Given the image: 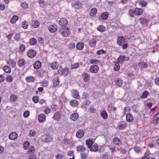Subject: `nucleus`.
<instances>
[{
  "label": "nucleus",
  "instance_id": "obj_36",
  "mask_svg": "<svg viewBox=\"0 0 159 159\" xmlns=\"http://www.w3.org/2000/svg\"><path fill=\"white\" fill-rule=\"evenodd\" d=\"M125 56H120L118 58L117 62L120 63H122L125 60Z\"/></svg>",
  "mask_w": 159,
  "mask_h": 159
},
{
  "label": "nucleus",
  "instance_id": "obj_23",
  "mask_svg": "<svg viewBox=\"0 0 159 159\" xmlns=\"http://www.w3.org/2000/svg\"><path fill=\"white\" fill-rule=\"evenodd\" d=\"M7 64L10 65L11 67H13L16 65V62L12 59H9L7 61Z\"/></svg>",
  "mask_w": 159,
  "mask_h": 159
},
{
  "label": "nucleus",
  "instance_id": "obj_54",
  "mask_svg": "<svg viewBox=\"0 0 159 159\" xmlns=\"http://www.w3.org/2000/svg\"><path fill=\"white\" fill-rule=\"evenodd\" d=\"M13 78L11 76V75H8V76L6 79V80L8 82H12L13 81Z\"/></svg>",
  "mask_w": 159,
  "mask_h": 159
},
{
  "label": "nucleus",
  "instance_id": "obj_4",
  "mask_svg": "<svg viewBox=\"0 0 159 159\" xmlns=\"http://www.w3.org/2000/svg\"><path fill=\"white\" fill-rule=\"evenodd\" d=\"M98 67L96 65L91 66L89 68L90 72L93 73H96L98 71Z\"/></svg>",
  "mask_w": 159,
  "mask_h": 159
},
{
  "label": "nucleus",
  "instance_id": "obj_25",
  "mask_svg": "<svg viewBox=\"0 0 159 159\" xmlns=\"http://www.w3.org/2000/svg\"><path fill=\"white\" fill-rule=\"evenodd\" d=\"M143 12V10L140 8H137L134 11V14L136 15H140L142 14Z\"/></svg>",
  "mask_w": 159,
  "mask_h": 159
},
{
  "label": "nucleus",
  "instance_id": "obj_39",
  "mask_svg": "<svg viewBox=\"0 0 159 159\" xmlns=\"http://www.w3.org/2000/svg\"><path fill=\"white\" fill-rule=\"evenodd\" d=\"M89 63L90 64H98L100 63V62L97 59H92L89 61Z\"/></svg>",
  "mask_w": 159,
  "mask_h": 159
},
{
  "label": "nucleus",
  "instance_id": "obj_58",
  "mask_svg": "<svg viewBox=\"0 0 159 159\" xmlns=\"http://www.w3.org/2000/svg\"><path fill=\"white\" fill-rule=\"evenodd\" d=\"M30 115V112L28 111H25L23 113V116L25 118H27Z\"/></svg>",
  "mask_w": 159,
  "mask_h": 159
},
{
  "label": "nucleus",
  "instance_id": "obj_34",
  "mask_svg": "<svg viewBox=\"0 0 159 159\" xmlns=\"http://www.w3.org/2000/svg\"><path fill=\"white\" fill-rule=\"evenodd\" d=\"M89 148H90V151L93 152H96L98 150V147L97 146L94 145L92 146Z\"/></svg>",
  "mask_w": 159,
  "mask_h": 159
},
{
  "label": "nucleus",
  "instance_id": "obj_16",
  "mask_svg": "<svg viewBox=\"0 0 159 159\" xmlns=\"http://www.w3.org/2000/svg\"><path fill=\"white\" fill-rule=\"evenodd\" d=\"M96 39L95 38H93L89 40V45L92 47H94L96 45Z\"/></svg>",
  "mask_w": 159,
  "mask_h": 159
},
{
  "label": "nucleus",
  "instance_id": "obj_37",
  "mask_svg": "<svg viewBox=\"0 0 159 159\" xmlns=\"http://www.w3.org/2000/svg\"><path fill=\"white\" fill-rule=\"evenodd\" d=\"M120 68V66L119 64V63L117 62L115 63V65L114 67V69L116 71H118Z\"/></svg>",
  "mask_w": 159,
  "mask_h": 159
},
{
  "label": "nucleus",
  "instance_id": "obj_40",
  "mask_svg": "<svg viewBox=\"0 0 159 159\" xmlns=\"http://www.w3.org/2000/svg\"><path fill=\"white\" fill-rule=\"evenodd\" d=\"M19 49L20 51L23 52L25 50V46L23 44H20L19 46Z\"/></svg>",
  "mask_w": 159,
  "mask_h": 159
},
{
  "label": "nucleus",
  "instance_id": "obj_7",
  "mask_svg": "<svg viewBox=\"0 0 159 159\" xmlns=\"http://www.w3.org/2000/svg\"><path fill=\"white\" fill-rule=\"evenodd\" d=\"M117 42L119 46H122L125 42V39L123 36L119 37L117 39Z\"/></svg>",
  "mask_w": 159,
  "mask_h": 159
},
{
  "label": "nucleus",
  "instance_id": "obj_6",
  "mask_svg": "<svg viewBox=\"0 0 159 159\" xmlns=\"http://www.w3.org/2000/svg\"><path fill=\"white\" fill-rule=\"evenodd\" d=\"M27 56L30 58H33L36 54V52L32 50H29L27 52Z\"/></svg>",
  "mask_w": 159,
  "mask_h": 159
},
{
  "label": "nucleus",
  "instance_id": "obj_2",
  "mask_svg": "<svg viewBox=\"0 0 159 159\" xmlns=\"http://www.w3.org/2000/svg\"><path fill=\"white\" fill-rule=\"evenodd\" d=\"M26 64V61L23 58L20 59L17 61V65L20 67L24 68Z\"/></svg>",
  "mask_w": 159,
  "mask_h": 159
},
{
  "label": "nucleus",
  "instance_id": "obj_50",
  "mask_svg": "<svg viewBox=\"0 0 159 159\" xmlns=\"http://www.w3.org/2000/svg\"><path fill=\"white\" fill-rule=\"evenodd\" d=\"M35 151L34 147L33 146H30L28 149V152L29 153H33Z\"/></svg>",
  "mask_w": 159,
  "mask_h": 159
},
{
  "label": "nucleus",
  "instance_id": "obj_57",
  "mask_svg": "<svg viewBox=\"0 0 159 159\" xmlns=\"http://www.w3.org/2000/svg\"><path fill=\"white\" fill-rule=\"evenodd\" d=\"M79 63H75L71 65V69H76L78 68L79 66Z\"/></svg>",
  "mask_w": 159,
  "mask_h": 159
},
{
  "label": "nucleus",
  "instance_id": "obj_59",
  "mask_svg": "<svg viewBox=\"0 0 159 159\" xmlns=\"http://www.w3.org/2000/svg\"><path fill=\"white\" fill-rule=\"evenodd\" d=\"M21 6L23 8H26L28 7L27 3L25 2H23L21 3Z\"/></svg>",
  "mask_w": 159,
  "mask_h": 159
},
{
  "label": "nucleus",
  "instance_id": "obj_33",
  "mask_svg": "<svg viewBox=\"0 0 159 159\" xmlns=\"http://www.w3.org/2000/svg\"><path fill=\"white\" fill-rule=\"evenodd\" d=\"M108 16V13L107 12H105L101 14V17L102 19L106 20Z\"/></svg>",
  "mask_w": 159,
  "mask_h": 159
},
{
  "label": "nucleus",
  "instance_id": "obj_3",
  "mask_svg": "<svg viewBox=\"0 0 159 159\" xmlns=\"http://www.w3.org/2000/svg\"><path fill=\"white\" fill-rule=\"evenodd\" d=\"M126 123L124 121H122L119 122L117 126L118 129L122 130L124 129L126 127Z\"/></svg>",
  "mask_w": 159,
  "mask_h": 159
},
{
  "label": "nucleus",
  "instance_id": "obj_53",
  "mask_svg": "<svg viewBox=\"0 0 159 159\" xmlns=\"http://www.w3.org/2000/svg\"><path fill=\"white\" fill-rule=\"evenodd\" d=\"M59 78H57L56 80H55L53 82V85L54 87H56L59 84Z\"/></svg>",
  "mask_w": 159,
  "mask_h": 159
},
{
  "label": "nucleus",
  "instance_id": "obj_20",
  "mask_svg": "<svg viewBox=\"0 0 159 159\" xmlns=\"http://www.w3.org/2000/svg\"><path fill=\"white\" fill-rule=\"evenodd\" d=\"M70 103L72 106L75 107L78 105L79 103L77 100L75 99H73L70 101Z\"/></svg>",
  "mask_w": 159,
  "mask_h": 159
},
{
  "label": "nucleus",
  "instance_id": "obj_14",
  "mask_svg": "<svg viewBox=\"0 0 159 159\" xmlns=\"http://www.w3.org/2000/svg\"><path fill=\"white\" fill-rule=\"evenodd\" d=\"M17 137V134L16 132H11L9 136V138L10 139L14 140Z\"/></svg>",
  "mask_w": 159,
  "mask_h": 159
},
{
  "label": "nucleus",
  "instance_id": "obj_43",
  "mask_svg": "<svg viewBox=\"0 0 159 159\" xmlns=\"http://www.w3.org/2000/svg\"><path fill=\"white\" fill-rule=\"evenodd\" d=\"M26 80L28 82H32L34 80V77L30 76H28L26 78Z\"/></svg>",
  "mask_w": 159,
  "mask_h": 159
},
{
  "label": "nucleus",
  "instance_id": "obj_22",
  "mask_svg": "<svg viewBox=\"0 0 159 159\" xmlns=\"http://www.w3.org/2000/svg\"><path fill=\"white\" fill-rule=\"evenodd\" d=\"M86 143L88 148H90L93 143V141L90 139L86 140Z\"/></svg>",
  "mask_w": 159,
  "mask_h": 159
},
{
  "label": "nucleus",
  "instance_id": "obj_38",
  "mask_svg": "<svg viewBox=\"0 0 159 159\" xmlns=\"http://www.w3.org/2000/svg\"><path fill=\"white\" fill-rule=\"evenodd\" d=\"M148 92L147 91H144L143 93L141 96V98H147L148 95Z\"/></svg>",
  "mask_w": 159,
  "mask_h": 159
},
{
  "label": "nucleus",
  "instance_id": "obj_21",
  "mask_svg": "<svg viewBox=\"0 0 159 159\" xmlns=\"http://www.w3.org/2000/svg\"><path fill=\"white\" fill-rule=\"evenodd\" d=\"M41 63L39 61H36L34 65V69H38L41 67Z\"/></svg>",
  "mask_w": 159,
  "mask_h": 159
},
{
  "label": "nucleus",
  "instance_id": "obj_32",
  "mask_svg": "<svg viewBox=\"0 0 159 159\" xmlns=\"http://www.w3.org/2000/svg\"><path fill=\"white\" fill-rule=\"evenodd\" d=\"M84 47V45L81 42H79L76 45L77 48L79 50H81Z\"/></svg>",
  "mask_w": 159,
  "mask_h": 159
},
{
  "label": "nucleus",
  "instance_id": "obj_29",
  "mask_svg": "<svg viewBox=\"0 0 159 159\" xmlns=\"http://www.w3.org/2000/svg\"><path fill=\"white\" fill-rule=\"evenodd\" d=\"M30 44L32 45H34L37 43V39L35 38H31L30 39Z\"/></svg>",
  "mask_w": 159,
  "mask_h": 159
},
{
  "label": "nucleus",
  "instance_id": "obj_15",
  "mask_svg": "<svg viewBox=\"0 0 159 159\" xmlns=\"http://www.w3.org/2000/svg\"><path fill=\"white\" fill-rule=\"evenodd\" d=\"M72 7L78 9H80L81 7V4L79 2H76L75 3H72Z\"/></svg>",
  "mask_w": 159,
  "mask_h": 159
},
{
  "label": "nucleus",
  "instance_id": "obj_41",
  "mask_svg": "<svg viewBox=\"0 0 159 159\" xmlns=\"http://www.w3.org/2000/svg\"><path fill=\"white\" fill-rule=\"evenodd\" d=\"M62 75H67L69 72L68 69L67 68L62 69Z\"/></svg>",
  "mask_w": 159,
  "mask_h": 159
},
{
  "label": "nucleus",
  "instance_id": "obj_10",
  "mask_svg": "<svg viewBox=\"0 0 159 159\" xmlns=\"http://www.w3.org/2000/svg\"><path fill=\"white\" fill-rule=\"evenodd\" d=\"M61 116V113L58 112H56L53 116L52 118L54 120L59 121L60 120V119Z\"/></svg>",
  "mask_w": 159,
  "mask_h": 159
},
{
  "label": "nucleus",
  "instance_id": "obj_35",
  "mask_svg": "<svg viewBox=\"0 0 159 159\" xmlns=\"http://www.w3.org/2000/svg\"><path fill=\"white\" fill-rule=\"evenodd\" d=\"M18 17L17 16H14L10 20V22L11 23L13 24L18 20Z\"/></svg>",
  "mask_w": 159,
  "mask_h": 159
},
{
  "label": "nucleus",
  "instance_id": "obj_61",
  "mask_svg": "<svg viewBox=\"0 0 159 159\" xmlns=\"http://www.w3.org/2000/svg\"><path fill=\"white\" fill-rule=\"evenodd\" d=\"M140 23L141 24H146L148 22V20L145 19H140Z\"/></svg>",
  "mask_w": 159,
  "mask_h": 159
},
{
  "label": "nucleus",
  "instance_id": "obj_48",
  "mask_svg": "<svg viewBox=\"0 0 159 159\" xmlns=\"http://www.w3.org/2000/svg\"><path fill=\"white\" fill-rule=\"evenodd\" d=\"M123 84L122 80H121L118 79L116 82V85L120 86L121 85Z\"/></svg>",
  "mask_w": 159,
  "mask_h": 159
},
{
  "label": "nucleus",
  "instance_id": "obj_19",
  "mask_svg": "<svg viewBox=\"0 0 159 159\" xmlns=\"http://www.w3.org/2000/svg\"><path fill=\"white\" fill-rule=\"evenodd\" d=\"M52 139V136L49 135H46L44 139H43V141L45 143L50 142Z\"/></svg>",
  "mask_w": 159,
  "mask_h": 159
},
{
  "label": "nucleus",
  "instance_id": "obj_62",
  "mask_svg": "<svg viewBox=\"0 0 159 159\" xmlns=\"http://www.w3.org/2000/svg\"><path fill=\"white\" fill-rule=\"evenodd\" d=\"M129 15L132 17H133L134 16V11H133L132 9H130L129 10Z\"/></svg>",
  "mask_w": 159,
  "mask_h": 159
},
{
  "label": "nucleus",
  "instance_id": "obj_12",
  "mask_svg": "<svg viewBox=\"0 0 159 159\" xmlns=\"http://www.w3.org/2000/svg\"><path fill=\"white\" fill-rule=\"evenodd\" d=\"M38 118L40 122H43L46 120V116L43 114H41L39 115Z\"/></svg>",
  "mask_w": 159,
  "mask_h": 159
},
{
  "label": "nucleus",
  "instance_id": "obj_56",
  "mask_svg": "<svg viewBox=\"0 0 159 159\" xmlns=\"http://www.w3.org/2000/svg\"><path fill=\"white\" fill-rule=\"evenodd\" d=\"M32 100L35 103H37L39 102V98L37 96H34L32 98Z\"/></svg>",
  "mask_w": 159,
  "mask_h": 159
},
{
  "label": "nucleus",
  "instance_id": "obj_5",
  "mask_svg": "<svg viewBox=\"0 0 159 159\" xmlns=\"http://www.w3.org/2000/svg\"><path fill=\"white\" fill-rule=\"evenodd\" d=\"M59 24L61 27H66V26L68 24V21L66 19L62 18L59 20Z\"/></svg>",
  "mask_w": 159,
  "mask_h": 159
},
{
  "label": "nucleus",
  "instance_id": "obj_28",
  "mask_svg": "<svg viewBox=\"0 0 159 159\" xmlns=\"http://www.w3.org/2000/svg\"><path fill=\"white\" fill-rule=\"evenodd\" d=\"M101 117L104 120L107 119L108 115L107 112L105 111H102L100 114Z\"/></svg>",
  "mask_w": 159,
  "mask_h": 159
},
{
  "label": "nucleus",
  "instance_id": "obj_52",
  "mask_svg": "<svg viewBox=\"0 0 159 159\" xmlns=\"http://www.w3.org/2000/svg\"><path fill=\"white\" fill-rule=\"evenodd\" d=\"M147 66V64L146 62H143L140 64V66L142 68H146Z\"/></svg>",
  "mask_w": 159,
  "mask_h": 159
},
{
  "label": "nucleus",
  "instance_id": "obj_44",
  "mask_svg": "<svg viewBox=\"0 0 159 159\" xmlns=\"http://www.w3.org/2000/svg\"><path fill=\"white\" fill-rule=\"evenodd\" d=\"M14 39L16 41H18L20 39V34H16L14 37Z\"/></svg>",
  "mask_w": 159,
  "mask_h": 159
},
{
  "label": "nucleus",
  "instance_id": "obj_8",
  "mask_svg": "<svg viewBox=\"0 0 159 159\" xmlns=\"http://www.w3.org/2000/svg\"><path fill=\"white\" fill-rule=\"evenodd\" d=\"M113 143L115 145L117 146L121 145L122 142L118 137H115L113 139Z\"/></svg>",
  "mask_w": 159,
  "mask_h": 159
},
{
  "label": "nucleus",
  "instance_id": "obj_31",
  "mask_svg": "<svg viewBox=\"0 0 159 159\" xmlns=\"http://www.w3.org/2000/svg\"><path fill=\"white\" fill-rule=\"evenodd\" d=\"M97 29L98 31L100 32H104L106 30L105 26L102 25L99 26Z\"/></svg>",
  "mask_w": 159,
  "mask_h": 159
},
{
  "label": "nucleus",
  "instance_id": "obj_49",
  "mask_svg": "<svg viewBox=\"0 0 159 159\" xmlns=\"http://www.w3.org/2000/svg\"><path fill=\"white\" fill-rule=\"evenodd\" d=\"M106 53L105 51L102 49L97 51L96 53L97 55H100L103 54H105Z\"/></svg>",
  "mask_w": 159,
  "mask_h": 159
},
{
  "label": "nucleus",
  "instance_id": "obj_47",
  "mask_svg": "<svg viewBox=\"0 0 159 159\" xmlns=\"http://www.w3.org/2000/svg\"><path fill=\"white\" fill-rule=\"evenodd\" d=\"M28 25V23L27 22L24 21L22 23V26L24 29L27 28Z\"/></svg>",
  "mask_w": 159,
  "mask_h": 159
},
{
  "label": "nucleus",
  "instance_id": "obj_45",
  "mask_svg": "<svg viewBox=\"0 0 159 159\" xmlns=\"http://www.w3.org/2000/svg\"><path fill=\"white\" fill-rule=\"evenodd\" d=\"M30 144L28 142H25L23 144V148L25 149H27L30 146Z\"/></svg>",
  "mask_w": 159,
  "mask_h": 159
},
{
  "label": "nucleus",
  "instance_id": "obj_51",
  "mask_svg": "<svg viewBox=\"0 0 159 159\" xmlns=\"http://www.w3.org/2000/svg\"><path fill=\"white\" fill-rule=\"evenodd\" d=\"M36 133V132L34 130H30L29 134L30 136L34 137Z\"/></svg>",
  "mask_w": 159,
  "mask_h": 159
},
{
  "label": "nucleus",
  "instance_id": "obj_60",
  "mask_svg": "<svg viewBox=\"0 0 159 159\" xmlns=\"http://www.w3.org/2000/svg\"><path fill=\"white\" fill-rule=\"evenodd\" d=\"M63 157L62 154L58 153L57 155L56 156V159H63Z\"/></svg>",
  "mask_w": 159,
  "mask_h": 159
},
{
  "label": "nucleus",
  "instance_id": "obj_30",
  "mask_svg": "<svg viewBox=\"0 0 159 159\" xmlns=\"http://www.w3.org/2000/svg\"><path fill=\"white\" fill-rule=\"evenodd\" d=\"M4 71L7 73H9L11 71V68L8 66H6L3 67Z\"/></svg>",
  "mask_w": 159,
  "mask_h": 159
},
{
  "label": "nucleus",
  "instance_id": "obj_13",
  "mask_svg": "<svg viewBox=\"0 0 159 159\" xmlns=\"http://www.w3.org/2000/svg\"><path fill=\"white\" fill-rule=\"evenodd\" d=\"M79 117L78 114L77 113H75L70 115V118L72 120L75 121Z\"/></svg>",
  "mask_w": 159,
  "mask_h": 159
},
{
  "label": "nucleus",
  "instance_id": "obj_55",
  "mask_svg": "<svg viewBox=\"0 0 159 159\" xmlns=\"http://www.w3.org/2000/svg\"><path fill=\"white\" fill-rule=\"evenodd\" d=\"M139 4L141 6L144 7L146 5L147 3L145 1H141L139 2Z\"/></svg>",
  "mask_w": 159,
  "mask_h": 159
},
{
  "label": "nucleus",
  "instance_id": "obj_17",
  "mask_svg": "<svg viewBox=\"0 0 159 159\" xmlns=\"http://www.w3.org/2000/svg\"><path fill=\"white\" fill-rule=\"evenodd\" d=\"M48 29L50 32L53 33L57 31V26L56 25H51L49 26Z\"/></svg>",
  "mask_w": 159,
  "mask_h": 159
},
{
  "label": "nucleus",
  "instance_id": "obj_1",
  "mask_svg": "<svg viewBox=\"0 0 159 159\" xmlns=\"http://www.w3.org/2000/svg\"><path fill=\"white\" fill-rule=\"evenodd\" d=\"M70 29L67 27H61L59 29V32L64 37H66L70 34Z\"/></svg>",
  "mask_w": 159,
  "mask_h": 159
},
{
  "label": "nucleus",
  "instance_id": "obj_26",
  "mask_svg": "<svg viewBox=\"0 0 159 159\" xmlns=\"http://www.w3.org/2000/svg\"><path fill=\"white\" fill-rule=\"evenodd\" d=\"M133 120V116L131 114H127L126 115V120L128 122H131Z\"/></svg>",
  "mask_w": 159,
  "mask_h": 159
},
{
  "label": "nucleus",
  "instance_id": "obj_46",
  "mask_svg": "<svg viewBox=\"0 0 159 159\" xmlns=\"http://www.w3.org/2000/svg\"><path fill=\"white\" fill-rule=\"evenodd\" d=\"M58 64L56 62H55L52 64L51 67L53 69H57L58 68Z\"/></svg>",
  "mask_w": 159,
  "mask_h": 159
},
{
  "label": "nucleus",
  "instance_id": "obj_27",
  "mask_svg": "<svg viewBox=\"0 0 159 159\" xmlns=\"http://www.w3.org/2000/svg\"><path fill=\"white\" fill-rule=\"evenodd\" d=\"M97 12V9L95 8H94L91 10L89 13V15L91 16H94L96 15Z\"/></svg>",
  "mask_w": 159,
  "mask_h": 159
},
{
  "label": "nucleus",
  "instance_id": "obj_24",
  "mask_svg": "<svg viewBox=\"0 0 159 159\" xmlns=\"http://www.w3.org/2000/svg\"><path fill=\"white\" fill-rule=\"evenodd\" d=\"M32 25L34 28H37L40 25V23L37 20H33L32 22Z\"/></svg>",
  "mask_w": 159,
  "mask_h": 159
},
{
  "label": "nucleus",
  "instance_id": "obj_11",
  "mask_svg": "<svg viewBox=\"0 0 159 159\" xmlns=\"http://www.w3.org/2000/svg\"><path fill=\"white\" fill-rule=\"evenodd\" d=\"M84 134V130L81 129L79 130L76 134V137L79 139L82 138Z\"/></svg>",
  "mask_w": 159,
  "mask_h": 159
},
{
  "label": "nucleus",
  "instance_id": "obj_42",
  "mask_svg": "<svg viewBox=\"0 0 159 159\" xmlns=\"http://www.w3.org/2000/svg\"><path fill=\"white\" fill-rule=\"evenodd\" d=\"M77 148L78 151L80 152H83L85 150V148L82 146H80L77 147Z\"/></svg>",
  "mask_w": 159,
  "mask_h": 159
},
{
  "label": "nucleus",
  "instance_id": "obj_64",
  "mask_svg": "<svg viewBox=\"0 0 159 159\" xmlns=\"http://www.w3.org/2000/svg\"><path fill=\"white\" fill-rule=\"evenodd\" d=\"M148 153V152H146L144 154V156L142 158V159H149Z\"/></svg>",
  "mask_w": 159,
  "mask_h": 159
},
{
  "label": "nucleus",
  "instance_id": "obj_63",
  "mask_svg": "<svg viewBox=\"0 0 159 159\" xmlns=\"http://www.w3.org/2000/svg\"><path fill=\"white\" fill-rule=\"evenodd\" d=\"M17 97L15 95H12L10 97V99L11 101H14L16 100Z\"/></svg>",
  "mask_w": 159,
  "mask_h": 159
},
{
  "label": "nucleus",
  "instance_id": "obj_18",
  "mask_svg": "<svg viewBox=\"0 0 159 159\" xmlns=\"http://www.w3.org/2000/svg\"><path fill=\"white\" fill-rule=\"evenodd\" d=\"M83 78L85 82H88L89 80L90 77L88 74L86 73H84L82 75Z\"/></svg>",
  "mask_w": 159,
  "mask_h": 159
},
{
  "label": "nucleus",
  "instance_id": "obj_9",
  "mask_svg": "<svg viewBox=\"0 0 159 159\" xmlns=\"http://www.w3.org/2000/svg\"><path fill=\"white\" fill-rule=\"evenodd\" d=\"M72 96L73 98L76 99H79L80 98V96L79 93L76 90H73L71 91Z\"/></svg>",
  "mask_w": 159,
  "mask_h": 159
}]
</instances>
